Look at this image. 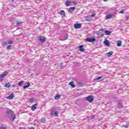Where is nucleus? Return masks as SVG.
Segmentation results:
<instances>
[{"label": "nucleus", "instance_id": "7ed1b4c3", "mask_svg": "<svg viewBox=\"0 0 129 129\" xmlns=\"http://www.w3.org/2000/svg\"><path fill=\"white\" fill-rule=\"evenodd\" d=\"M50 115H53L55 116V117H57V116H59L58 112L56 110H52L50 113Z\"/></svg>", "mask_w": 129, "mask_h": 129}, {"label": "nucleus", "instance_id": "7c9ffc66", "mask_svg": "<svg viewBox=\"0 0 129 129\" xmlns=\"http://www.w3.org/2000/svg\"><path fill=\"white\" fill-rule=\"evenodd\" d=\"M45 121H46V119H45L44 118H42L41 119V122H45Z\"/></svg>", "mask_w": 129, "mask_h": 129}, {"label": "nucleus", "instance_id": "2eb2a0df", "mask_svg": "<svg viewBox=\"0 0 129 129\" xmlns=\"http://www.w3.org/2000/svg\"><path fill=\"white\" fill-rule=\"evenodd\" d=\"M22 25H23V22L20 21H16V26L18 27L22 26Z\"/></svg>", "mask_w": 129, "mask_h": 129}, {"label": "nucleus", "instance_id": "20e7f679", "mask_svg": "<svg viewBox=\"0 0 129 129\" xmlns=\"http://www.w3.org/2000/svg\"><path fill=\"white\" fill-rule=\"evenodd\" d=\"M85 41L86 42L93 43V42H95L96 41V39H95V38H87L86 39Z\"/></svg>", "mask_w": 129, "mask_h": 129}, {"label": "nucleus", "instance_id": "de8ad7c7", "mask_svg": "<svg viewBox=\"0 0 129 129\" xmlns=\"http://www.w3.org/2000/svg\"><path fill=\"white\" fill-rule=\"evenodd\" d=\"M104 2H107L108 0H103Z\"/></svg>", "mask_w": 129, "mask_h": 129}, {"label": "nucleus", "instance_id": "49530a36", "mask_svg": "<svg viewBox=\"0 0 129 129\" xmlns=\"http://www.w3.org/2000/svg\"><path fill=\"white\" fill-rule=\"evenodd\" d=\"M101 37H103V34H101Z\"/></svg>", "mask_w": 129, "mask_h": 129}, {"label": "nucleus", "instance_id": "a878e982", "mask_svg": "<svg viewBox=\"0 0 129 129\" xmlns=\"http://www.w3.org/2000/svg\"><path fill=\"white\" fill-rule=\"evenodd\" d=\"M78 86H79L80 87H81V86H83V84L81 82H78L77 83Z\"/></svg>", "mask_w": 129, "mask_h": 129}, {"label": "nucleus", "instance_id": "a19ab883", "mask_svg": "<svg viewBox=\"0 0 129 129\" xmlns=\"http://www.w3.org/2000/svg\"><path fill=\"white\" fill-rule=\"evenodd\" d=\"M92 18H93V17H95V14L93 13L92 15H91Z\"/></svg>", "mask_w": 129, "mask_h": 129}, {"label": "nucleus", "instance_id": "4468645a", "mask_svg": "<svg viewBox=\"0 0 129 129\" xmlns=\"http://www.w3.org/2000/svg\"><path fill=\"white\" fill-rule=\"evenodd\" d=\"M75 7H71L69 9L68 12L69 13H72V12H74L75 11Z\"/></svg>", "mask_w": 129, "mask_h": 129}, {"label": "nucleus", "instance_id": "39448f33", "mask_svg": "<svg viewBox=\"0 0 129 129\" xmlns=\"http://www.w3.org/2000/svg\"><path fill=\"white\" fill-rule=\"evenodd\" d=\"M93 96L90 95L86 97V100L88 101V102H93Z\"/></svg>", "mask_w": 129, "mask_h": 129}, {"label": "nucleus", "instance_id": "f257e3e1", "mask_svg": "<svg viewBox=\"0 0 129 129\" xmlns=\"http://www.w3.org/2000/svg\"><path fill=\"white\" fill-rule=\"evenodd\" d=\"M14 114V111L10 109L7 108L6 111V115L9 116V117H11V115Z\"/></svg>", "mask_w": 129, "mask_h": 129}, {"label": "nucleus", "instance_id": "6e6552de", "mask_svg": "<svg viewBox=\"0 0 129 129\" xmlns=\"http://www.w3.org/2000/svg\"><path fill=\"white\" fill-rule=\"evenodd\" d=\"M104 44L105 46H107V47H109L110 46V43H109V41L107 39L105 40Z\"/></svg>", "mask_w": 129, "mask_h": 129}, {"label": "nucleus", "instance_id": "c756f323", "mask_svg": "<svg viewBox=\"0 0 129 129\" xmlns=\"http://www.w3.org/2000/svg\"><path fill=\"white\" fill-rule=\"evenodd\" d=\"M90 119H94V118H95V115H91L90 117Z\"/></svg>", "mask_w": 129, "mask_h": 129}, {"label": "nucleus", "instance_id": "4be33fe9", "mask_svg": "<svg viewBox=\"0 0 129 129\" xmlns=\"http://www.w3.org/2000/svg\"><path fill=\"white\" fill-rule=\"evenodd\" d=\"M11 116V120H12V121H14V120H15L16 118V115L13 114Z\"/></svg>", "mask_w": 129, "mask_h": 129}, {"label": "nucleus", "instance_id": "09e8293b", "mask_svg": "<svg viewBox=\"0 0 129 129\" xmlns=\"http://www.w3.org/2000/svg\"><path fill=\"white\" fill-rule=\"evenodd\" d=\"M12 1H15V0H12Z\"/></svg>", "mask_w": 129, "mask_h": 129}, {"label": "nucleus", "instance_id": "a211bd4d", "mask_svg": "<svg viewBox=\"0 0 129 129\" xmlns=\"http://www.w3.org/2000/svg\"><path fill=\"white\" fill-rule=\"evenodd\" d=\"M117 46L118 47H121V41L118 40V41L117 42Z\"/></svg>", "mask_w": 129, "mask_h": 129}, {"label": "nucleus", "instance_id": "b1692460", "mask_svg": "<svg viewBox=\"0 0 129 129\" xmlns=\"http://www.w3.org/2000/svg\"><path fill=\"white\" fill-rule=\"evenodd\" d=\"M113 53V52L109 51L108 53H107V55L108 57H110V56H111V55H112Z\"/></svg>", "mask_w": 129, "mask_h": 129}, {"label": "nucleus", "instance_id": "f3484780", "mask_svg": "<svg viewBox=\"0 0 129 129\" xmlns=\"http://www.w3.org/2000/svg\"><path fill=\"white\" fill-rule=\"evenodd\" d=\"M112 14L108 15L106 16V19L107 20H109V19H111V18H112Z\"/></svg>", "mask_w": 129, "mask_h": 129}, {"label": "nucleus", "instance_id": "c9c22d12", "mask_svg": "<svg viewBox=\"0 0 129 129\" xmlns=\"http://www.w3.org/2000/svg\"><path fill=\"white\" fill-rule=\"evenodd\" d=\"M22 84H23V82H22V81L18 83L19 86H21L22 85Z\"/></svg>", "mask_w": 129, "mask_h": 129}, {"label": "nucleus", "instance_id": "423d86ee", "mask_svg": "<svg viewBox=\"0 0 129 129\" xmlns=\"http://www.w3.org/2000/svg\"><path fill=\"white\" fill-rule=\"evenodd\" d=\"M81 24L80 23H76L74 25L75 29H81Z\"/></svg>", "mask_w": 129, "mask_h": 129}, {"label": "nucleus", "instance_id": "f03ea898", "mask_svg": "<svg viewBox=\"0 0 129 129\" xmlns=\"http://www.w3.org/2000/svg\"><path fill=\"white\" fill-rule=\"evenodd\" d=\"M7 75H8V72L7 71H5L2 74L0 75V81L4 80V79Z\"/></svg>", "mask_w": 129, "mask_h": 129}, {"label": "nucleus", "instance_id": "72a5a7b5", "mask_svg": "<svg viewBox=\"0 0 129 129\" xmlns=\"http://www.w3.org/2000/svg\"><path fill=\"white\" fill-rule=\"evenodd\" d=\"M114 101H115L116 102H118V98L117 97L115 98Z\"/></svg>", "mask_w": 129, "mask_h": 129}, {"label": "nucleus", "instance_id": "ea45409f", "mask_svg": "<svg viewBox=\"0 0 129 129\" xmlns=\"http://www.w3.org/2000/svg\"><path fill=\"white\" fill-rule=\"evenodd\" d=\"M119 13V14H123V13H124V11H123V10H121Z\"/></svg>", "mask_w": 129, "mask_h": 129}, {"label": "nucleus", "instance_id": "c85d7f7f", "mask_svg": "<svg viewBox=\"0 0 129 129\" xmlns=\"http://www.w3.org/2000/svg\"><path fill=\"white\" fill-rule=\"evenodd\" d=\"M13 43H14V41H13L12 40L7 41V43H8V45H10L11 44H13Z\"/></svg>", "mask_w": 129, "mask_h": 129}, {"label": "nucleus", "instance_id": "9d476101", "mask_svg": "<svg viewBox=\"0 0 129 129\" xmlns=\"http://www.w3.org/2000/svg\"><path fill=\"white\" fill-rule=\"evenodd\" d=\"M15 97V94L14 93H12L9 96H8L7 98L8 99H13Z\"/></svg>", "mask_w": 129, "mask_h": 129}, {"label": "nucleus", "instance_id": "aec40b11", "mask_svg": "<svg viewBox=\"0 0 129 129\" xmlns=\"http://www.w3.org/2000/svg\"><path fill=\"white\" fill-rule=\"evenodd\" d=\"M69 85H71V86L73 88H74L75 87V85H74V82H71L69 83Z\"/></svg>", "mask_w": 129, "mask_h": 129}, {"label": "nucleus", "instance_id": "9b49d317", "mask_svg": "<svg viewBox=\"0 0 129 129\" xmlns=\"http://www.w3.org/2000/svg\"><path fill=\"white\" fill-rule=\"evenodd\" d=\"M68 37H69L68 34H66V36L64 37V38H61V39H60V40L66 41V40H67V39H68Z\"/></svg>", "mask_w": 129, "mask_h": 129}, {"label": "nucleus", "instance_id": "393cba45", "mask_svg": "<svg viewBox=\"0 0 129 129\" xmlns=\"http://www.w3.org/2000/svg\"><path fill=\"white\" fill-rule=\"evenodd\" d=\"M60 96L59 95H56L55 97H54V99L55 100H58V99H59V98H60Z\"/></svg>", "mask_w": 129, "mask_h": 129}, {"label": "nucleus", "instance_id": "0eeeda50", "mask_svg": "<svg viewBox=\"0 0 129 129\" xmlns=\"http://www.w3.org/2000/svg\"><path fill=\"white\" fill-rule=\"evenodd\" d=\"M39 41H40L41 43H44V42L46 41V37L44 36H40L39 38Z\"/></svg>", "mask_w": 129, "mask_h": 129}, {"label": "nucleus", "instance_id": "a18cd8bd", "mask_svg": "<svg viewBox=\"0 0 129 129\" xmlns=\"http://www.w3.org/2000/svg\"><path fill=\"white\" fill-rule=\"evenodd\" d=\"M29 129H35V127H31L30 128H29Z\"/></svg>", "mask_w": 129, "mask_h": 129}, {"label": "nucleus", "instance_id": "e433bc0d", "mask_svg": "<svg viewBox=\"0 0 129 129\" xmlns=\"http://www.w3.org/2000/svg\"><path fill=\"white\" fill-rule=\"evenodd\" d=\"M3 44H4V46H6V45H8V41L4 42L3 43Z\"/></svg>", "mask_w": 129, "mask_h": 129}, {"label": "nucleus", "instance_id": "ddd939ff", "mask_svg": "<svg viewBox=\"0 0 129 129\" xmlns=\"http://www.w3.org/2000/svg\"><path fill=\"white\" fill-rule=\"evenodd\" d=\"M65 6H66V7H69L70 6H71V1H66L65 3Z\"/></svg>", "mask_w": 129, "mask_h": 129}, {"label": "nucleus", "instance_id": "6ab92c4d", "mask_svg": "<svg viewBox=\"0 0 129 129\" xmlns=\"http://www.w3.org/2000/svg\"><path fill=\"white\" fill-rule=\"evenodd\" d=\"M30 85H31V84H30V83L28 82L27 85H25L23 87V89H26V88H28V87H29Z\"/></svg>", "mask_w": 129, "mask_h": 129}, {"label": "nucleus", "instance_id": "473e14b6", "mask_svg": "<svg viewBox=\"0 0 129 129\" xmlns=\"http://www.w3.org/2000/svg\"><path fill=\"white\" fill-rule=\"evenodd\" d=\"M102 78V76L99 77L96 79H95V80H99V79H101Z\"/></svg>", "mask_w": 129, "mask_h": 129}, {"label": "nucleus", "instance_id": "cd10ccee", "mask_svg": "<svg viewBox=\"0 0 129 129\" xmlns=\"http://www.w3.org/2000/svg\"><path fill=\"white\" fill-rule=\"evenodd\" d=\"M6 49L7 50H11V49H12V45H9L7 46Z\"/></svg>", "mask_w": 129, "mask_h": 129}, {"label": "nucleus", "instance_id": "bb28decb", "mask_svg": "<svg viewBox=\"0 0 129 129\" xmlns=\"http://www.w3.org/2000/svg\"><path fill=\"white\" fill-rule=\"evenodd\" d=\"M29 101H30V102H31V103H33V102H35V99H34V98H30V99H29Z\"/></svg>", "mask_w": 129, "mask_h": 129}, {"label": "nucleus", "instance_id": "79ce46f5", "mask_svg": "<svg viewBox=\"0 0 129 129\" xmlns=\"http://www.w3.org/2000/svg\"><path fill=\"white\" fill-rule=\"evenodd\" d=\"M129 19V17L128 16H126V20L127 21V20Z\"/></svg>", "mask_w": 129, "mask_h": 129}, {"label": "nucleus", "instance_id": "2f4dec72", "mask_svg": "<svg viewBox=\"0 0 129 129\" xmlns=\"http://www.w3.org/2000/svg\"><path fill=\"white\" fill-rule=\"evenodd\" d=\"M118 105H119V107H120V108H122V107H123V106L120 103H118Z\"/></svg>", "mask_w": 129, "mask_h": 129}, {"label": "nucleus", "instance_id": "58836bf2", "mask_svg": "<svg viewBox=\"0 0 129 129\" xmlns=\"http://www.w3.org/2000/svg\"><path fill=\"white\" fill-rule=\"evenodd\" d=\"M0 129H7V127L4 126H1Z\"/></svg>", "mask_w": 129, "mask_h": 129}, {"label": "nucleus", "instance_id": "dca6fc26", "mask_svg": "<svg viewBox=\"0 0 129 129\" xmlns=\"http://www.w3.org/2000/svg\"><path fill=\"white\" fill-rule=\"evenodd\" d=\"M60 15L61 16H63V17H66V15L65 14V11L64 10H61L60 11Z\"/></svg>", "mask_w": 129, "mask_h": 129}, {"label": "nucleus", "instance_id": "c03bdc74", "mask_svg": "<svg viewBox=\"0 0 129 129\" xmlns=\"http://www.w3.org/2000/svg\"><path fill=\"white\" fill-rule=\"evenodd\" d=\"M74 5H77V3L75 2H73Z\"/></svg>", "mask_w": 129, "mask_h": 129}, {"label": "nucleus", "instance_id": "1a4fd4ad", "mask_svg": "<svg viewBox=\"0 0 129 129\" xmlns=\"http://www.w3.org/2000/svg\"><path fill=\"white\" fill-rule=\"evenodd\" d=\"M83 47H84V45H80L79 46V51H80V52H85V49L83 48Z\"/></svg>", "mask_w": 129, "mask_h": 129}, {"label": "nucleus", "instance_id": "5701e85b", "mask_svg": "<svg viewBox=\"0 0 129 129\" xmlns=\"http://www.w3.org/2000/svg\"><path fill=\"white\" fill-rule=\"evenodd\" d=\"M105 34H106V35H110L111 32L109 30H106L105 31Z\"/></svg>", "mask_w": 129, "mask_h": 129}, {"label": "nucleus", "instance_id": "37998d69", "mask_svg": "<svg viewBox=\"0 0 129 129\" xmlns=\"http://www.w3.org/2000/svg\"><path fill=\"white\" fill-rule=\"evenodd\" d=\"M104 30L102 29L101 30H99L100 33H101V32H103Z\"/></svg>", "mask_w": 129, "mask_h": 129}, {"label": "nucleus", "instance_id": "f704fd0d", "mask_svg": "<svg viewBox=\"0 0 129 129\" xmlns=\"http://www.w3.org/2000/svg\"><path fill=\"white\" fill-rule=\"evenodd\" d=\"M122 126L123 127H125V128H128V124L123 125Z\"/></svg>", "mask_w": 129, "mask_h": 129}, {"label": "nucleus", "instance_id": "412c9836", "mask_svg": "<svg viewBox=\"0 0 129 129\" xmlns=\"http://www.w3.org/2000/svg\"><path fill=\"white\" fill-rule=\"evenodd\" d=\"M5 86L7 87V88H10V87H11V84H10V83H6Z\"/></svg>", "mask_w": 129, "mask_h": 129}, {"label": "nucleus", "instance_id": "f8f14e48", "mask_svg": "<svg viewBox=\"0 0 129 129\" xmlns=\"http://www.w3.org/2000/svg\"><path fill=\"white\" fill-rule=\"evenodd\" d=\"M37 105H38V104H34L31 107V110L32 111H34L35 110V109H37Z\"/></svg>", "mask_w": 129, "mask_h": 129}, {"label": "nucleus", "instance_id": "4c0bfd02", "mask_svg": "<svg viewBox=\"0 0 129 129\" xmlns=\"http://www.w3.org/2000/svg\"><path fill=\"white\" fill-rule=\"evenodd\" d=\"M76 65L77 66H80V65H81V63L80 62H77Z\"/></svg>", "mask_w": 129, "mask_h": 129}]
</instances>
